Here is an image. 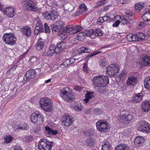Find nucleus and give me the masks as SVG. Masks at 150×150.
Here are the masks:
<instances>
[{"mask_svg": "<svg viewBox=\"0 0 150 150\" xmlns=\"http://www.w3.org/2000/svg\"><path fill=\"white\" fill-rule=\"evenodd\" d=\"M23 10L26 11H36L38 8L33 5L31 1H27L24 3L23 6Z\"/></svg>", "mask_w": 150, "mask_h": 150, "instance_id": "nucleus-11", "label": "nucleus"}, {"mask_svg": "<svg viewBox=\"0 0 150 150\" xmlns=\"http://www.w3.org/2000/svg\"><path fill=\"white\" fill-rule=\"evenodd\" d=\"M115 150H130L129 147L125 144H120L116 147Z\"/></svg>", "mask_w": 150, "mask_h": 150, "instance_id": "nucleus-30", "label": "nucleus"}, {"mask_svg": "<svg viewBox=\"0 0 150 150\" xmlns=\"http://www.w3.org/2000/svg\"><path fill=\"white\" fill-rule=\"evenodd\" d=\"M21 30L24 35L26 37H29L31 33V29L28 26L23 27L21 29Z\"/></svg>", "mask_w": 150, "mask_h": 150, "instance_id": "nucleus-20", "label": "nucleus"}, {"mask_svg": "<svg viewBox=\"0 0 150 150\" xmlns=\"http://www.w3.org/2000/svg\"><path fill=\"white\" fill-rule=\"evenodd\" d=\"M26 82L29 81L31 79L34 78L35 76V71L34 70H30L25 74Z\"/></svg>", "mask_w": 150, "mask_h": 150, "instance_id": "nucleus-16", "label": "nucleus"}, {"mask_svg": "<svg viewBox=\"0 0 150 150\" xmlns=\"http://www.w3.org/2000/svg\"><path fill=\"white\" fill-rule=\"evenodd\" d=\"M144 141V140L143 137H137L134 140V143L137 146H140L142 145Z\"/></svg>", "mask_w": 150, "mask_h": 150, "instance_id": "nucleus-22", "label": "nucleus"}, {"mask_svg": "<svg viewBox=\"0 0 150 150\" xmlns=\"http://www.w3.org/2000/svg\"><path fill=\"white\" fill-rule=\"evenodd\" d=\"M13 139V138L11 135H8L4 138V143H10Z\"/></svg>", "mask_w": 150, "mask_h": 150, "instance_id": "nucleus-42", "label": "nucleus"}, {"mask_svg": "<svg viewBox=\"0 0 150 150\" xmlns=\"http://www.w3.org/2000/svg\"><path fill=\"white\" fill-rule=\"evenodd\" d=\"M71 107L74 108L77 111H80L82 108L81 104L77 103H75L74 105L72 106Z\"/></svg>", "mask_w": 150, "mask_h": 150, "instance_id": "nucleus-35", "label": "nucleus"}, {"mask_svg": "<svg viewBox=\"0 0 150 150\" xmlns=\"http://www.w3.org/2000/svg\"><path fill=\"white\" fill-rule=\"evenodd\" d=\"M94 97V96L92 93H91L89 92L86 94V98L84 99V101L86 103H88V102L91 101L92 98Z\"/></svg>", "mask_w": 150, "mask_h": 150, "instance_id": "nucleus-33", "label": "nucleus"}, {"mask_svg": "<svg viewBox=\"0 0 150 150\" xmlns=\"http://www.w3.org/2000/svg\"><path fill=\"white\" fill-rule=\"evenodd\" d=\"M145 88L150 90V76L146 77L144 80Z\"/></svg>", "mask_w": 150, "mask_h": 150, "instance_id": "nucleus-31", "label": "nucleus"}, {"mask_svg": "<svg viewBox=\"0 0 150 150\" xmlns=\"http://www.w3.org/2000/svg\"><path fill=\"white\" fill-rule=\"evenodd\" d=\"M119 70V67L116 64L110 65L107 68L106 74L109 77L114 76Z\"/></svg>", "mask_w": 150, "mask_h": 150, "instance_id": "nucleus-8", "label": "nucleus"}, {"mask_svg": "<svg viewBox=\"0 0 150 150\" xmlns=\"http://www.w3.org/2000/svg\"><path fill=\"white\" fill-rule=\"evenodd\" d=\"M125 117H126V120L127 121L126 122H128V124H129V122H130L132 119V116L130 114H128L127 116L125 115Z\"/></svg>", "mask_w": 150, "mask_h": 150, "instance_id": "nucleus-53", "label": "nucleus"}, {"mask_svg": "<svg viewBox=\"0 0 150 150\" xmlns=\"http://www.w3.org/2000/svg\"><path fill=\"white\" fill-rule=\"evenodd\" d=\"M44 27L45 28L44 31L46 33H50V29L49 26L48 25V24L46 23H45L44 24Z\"/></svg>", "mask_w": 150, "mask_h": 150, "instance_id": "nucleus-47", "label": "nucleus"}, {"mask_svg": "<svg viewBox=\"0 0 150 150\" xmlns=\"http://www.w3.org/2000/svg\"><path fill=\"white\" fill-rule=\"evenodd\" d=\"M143 93L142 92L137 94L135 96L132 97V101L133 102L137 103L140 102L142 100Z\"/></svg>", "mask_w": 150, "mask_h": 150, "instance_id": "nucleus-19", "label": "nucleus"}, {"mask_svg": "<svg viewBox=\"0 0 150 150\" xmlns=\"http://www.w3.org/2000/svg\"><path fill=\"white\" fill-rule=\"evenodd\" d=\"M133 35L132 33H130L126 37L127 40L130 42L132 41Z\"/></svg>", "mask_w": 150, "mask_h": 150, "instance_id": "nucleus-59", "label": "nucleus"}, {"mask_svg": "<svg viewBox=\"0 0 150 150\" xmlns=\"http://www.w3.org/2000/svg\"><path fill=\"white\" fill-rule=\"evenodd\" d=\"M141 108L144 112H147L150 110V101L147 100L143 102L141 104Z\"/></svg>", "mask_w": 150, "mask_h": 150, "instance_id": "nucleus-17", "label": "nucleus"}, {"mask_svg": "<svg viewBox=\"0 0 150 150\" xmlns=\"http://www.w3.org/2000/svg\"><path fill=\"white\" fill-rule=\"evenodd\" d=\"M60 94L65 101L69 102H71L75 99L74 93L72 92L71 90L67 87L60 90Z\"/></svg>", "mask_w": 150, "mask_h": 150, "instance_id": "nucleus-2", "label": "nucleus"}, {"mask_svg": "<svg viewBox=\"0 0 150 150\" xmlns=\"http://www.w3.org/2000/svg\"><path fill=\"white\" fill-rule=\"evenodd\" d=\"M140 62L144 66H150V56L146 54L142 55L141 57Z\"/></svg>", "mask_w": 150, "mask_h": 150, "instance_id": "nucleus-14", "label": "nucleus"}, {"mask_svg": "<svg viewBox=\"0 0 150 150\" xmlns=\"http://www.w3.org/2000/svg\"><path fill=\"white\" fill-rule=\"evenodd\" d=\"M120 23V20H117L115 23L113 24L112 26L113 27H117L118 26Z\"/></svg>", "mask_w": 150, "mask_h": 150, "instance_id": "nucleus-61", "label": "nucleus"}, {"mask_svg": "<svg viewBox=\"0 0 150 150\" xmlns=\"http://www.w3.org/2000/svg\"><path fill=\"white\" fill-rule=\"evenodd\" d=\"M69 59H67L65 60L61 64V67L62 68H64L67 67L70 64Z\"/></svg>", "mask_w": 150, "mask_h": 150, "instance_id": "nucleus-46", "label": "nucleus"}, {"mask_svg": "<svg viewBox=\"0 0 150 150\" xmlns=\"http://www.w3.org/2000/svg\"><path fill=\"white\" fill-rule=\"evenodd\" d=\"M31 121L34 124L37 125L42 124L44 122L43 117L38 112L32 114L31 116Z\"/></svg>", "mask_w": 150, "mask_h": 150, "instance_id": "nucleus-7", "label": "nucleus"}, {"mask_svg": "<svg viewBox=\"0 0 150 150\" xmlns=\"http://www.w3.org/2000/svg\"><path fill=\"white\" fill-rule=\"evenodd\" d=\"M66 33H64L63 32V33H60L59 37L60 38L62 39V40H64L67 37V35L65 34Z\"/></svg>", "mask_w": 150, "mask_h": 150, "instance_id": "nucleus-57", "label": "nucleus"}, {"mask_svg": "<svg viewBox=\"0 0 150 150\" xmlns=\"http://www.w3.org/2000/svg\"><path fill=\"white\" fill-rule=\"evenodd\" d=\"M87 146H92L94 143V141L91 138H89L86 140Z\"/></svg>", "mask_w": 150, "mask_h": 150, "instance_id": "nucleus-45", "label": "nucleus"}, {"mask_svg": "<svg viewBox=\"0 0 150 150\" xmlns=\"http://www.w3.org/2000/svg\"><path fill=\"white\" fill-rule=\"evenodd\" d=\"M39 103L41 107L45 111L49 112L52 110V104L50 99L45 98H42Z\"/></svg>", "mask_w": 150, "mask_h": 150, "instance_id": "nucleus-5", "label": "nucleus"}, {"mask_svg": "<svg viewBox=\"0 0 150 150\" xmlns=\"http://www.w3.org/2000/svg\"><path fill=\"white\" fill-rule=\"evenodd\" d=\"M70 116L65 115L62 117L61 121L63 125L67 127L69 126L72 122Z\"/></svg>", "mask_w": 150, "mask_h": 150, "instance_id": "nucleus-15", "label": "nucleus"}, {"mask_svg": "<svg viewBox=\"0 0 150 150\" xmlns=\"http://www.w3.org/2000/svg\"><path fill=\"white\" fill-rule=\"evenodd\" d=\"M101 52L98 51H96L94 52H93L91 53V54L87 55L85 58L87 60L89 58L92 57L100 53Z\"/></svg>", "mask_w": 150, "mask_h": 150, "instance_id": "nucleus-41", "label": "nucleus"}, {"mask_svg": "<svg viewBox=\"0 0 150 150\" xmlns=\"http://www.w3.org/2000/svg\"><path fill=\"white\" fill-rule=\"evenodd\" d=\"M64 23L63 21L61 20L58 21L54 23L52 30L58 32L64 28Z\"/></svg>", "mask_w": 150, "mask_h": 150, "instance_id": "nucleus-12", "label": "nucleus"}, {"mask_svg": "<svg viewBox=\"0 0 150 150\" xmlns=\"http://www.w3.org/2000/svg\"><path fill=\"white\" fill-rule=\"evenodd\" d=\"M87 10V6L84 3H81L79 6V9L76 12V15L79 16L85 13Z\"/></svg>", "mask_w": 150, "mask_h": 150, "instance_id": "nucleus-18", "label": "nucleus"}, {"mask_svg": "<svg viewBox=\"0 0 150 150\" xmlns=\"http://www.w3.org/2000/svg\"><path fill=\"white\" fill-rule=\"evenodd\" d=\"M45 131L49 135H55L57 134L58 132L57 130H52L47 126H45Z\"/></svg>", "mask_w": 150, "mask_h": 150, "instance_id": "nucleus-29", "label": "nucleus"}, {"mask_svg": "<svg viewBox=\"0 0 150 150\" xmlns=\"http://www.w3.org/2000/svg\"><path fill=\"white\" fill-rule=\"evenodd\" d=\"M111 146L110 144L108 142H106L104 143V144L102 146V150H111Z\"/></svg>", "mask_w": 150, "mask_h": 150, "instance_id": "nucleus-36", "label": "nucleus"}, {"mask_svg": "<svg viewBox=\"0 0 150 150\" xmlns=\"http://www.w3.org/2000/svg\"><path fill=\"white\" fill-rule=\"evenodd\" d=\"M18 81L20 82H23V83H25L26 82V78H25V75L24 76H20L18 78Z\"/></svg>", "mask_w": 150, "mask_h": 150, "instance_id": "nucleus-54", "label": "nucleus"}, {"mask_svg": "<svg viewBox=\"0 0 150 150\" xmlns=\"http://www.w3.org/2000/svg\"><path fill=\"white\" fill-rule=\"evenodd\" d=\"M137 81V78L135 76H130L127 80V83L128 85H134Z\"/></svg>", "mask_w": 150, "mask_h": 150, "instance_id": "nucleus-24", "label": "nucleus"}, {"mask_svg": "<svg viewBox=\"0 0 150 150\" xmlns=\"http://www.w3.org/2000/svg\"><path fill=\"white\" fill-rule=\"evenodd\" d=\"M118 16H114L113 15H107L103 16L104 21L110 22L113 20L114 21Z\"/></svg>", "mask_w": 150, "mask_h": 150, "instance_id": "nucleus-26", "label": "nucleus"}, {"mask_svg": "<svg viewBox=\"0 0 150 150\" xmlns=\"http://www.w3.org/2000/svg\"><path fill=\"white\" fill-rule=\"evenodd\" d=\"M83 69L84 71L86 73H88V67L87 64H85L83 66Z\"/></svg>", "mask_w": 150, "mask_h": 150, "instance_id": "nucleus-62", "label": "nucleus"}, {"mask_svg": "<svg viewBox=\"0 0 150 150\" xmlns=\"http://www.w3.org/2000/svg\"><path fill=\"white\" fill-rule=\"evenodd\" d=\"M42 17L47 20H53L57 17V13L54 11H50L44 13Z\"/></svg>", "mask_w": 150, "mask_h": 150, "instance_id": "nucleus-10", "label": "nucleus"}, {"mask_svg": "<svg viewBox=\"0 0 150 150\" xmlns=\"http://www.w3.org/2000/svg\"><path fill=\"white\" fill-rule=\"evenodd\" d=\"M35 30H36L40 32H43L44 31V27H40L36 25L35 28Z\"/></svg>", "mask_w": 150, "mask_h": 150, "instance_id": "nucleus-58", "label": "nucleus"}, {"mask_svg": "<svg viewBox=\"0 0 150 150\" xmlns=\"http://www.w3.org/2000/svg\"><path fill=\"white\" fill-rule=\"evenodd\" d=\"M77 35L78 40L80 41H82L84 40L86 36V33L83 32L79 33Z\"/></svg>", "mask_w": 150, "mask_h": 150, "instance_id": "nucleus-38", "label": "nucleus"}, {"mask_svg": "<svg viewBox=\"0 0 150 150\" xmlns=\"http://www.w3.org/2000/svg\"><path fill=\"white\" fill-rule=\"evenodd\" d=\"M140 126L137 130L143 132L148 133L150 132V124L145 121L142 120L139 122Z\"/></svg>", "mask_w": 150, "mask_h": 150, "instance_id": "nucleus-9", "label": "nucleus"}, {"mask_svg": "<svg viewBox=\"0 0 150 150\" xmlns=\"http://www.w3.org/2000/svg\"><path fill=\"white\" fill-rule=\"evenodd\" d=\"M126 74L125 71L124 70L117 77V78L119 79L120 80H122L123 77L125 76Z\"/></svg>", "mask_w": 150, "mask_h": 150, "instance_id": "nucleus-55", "label": "nucleus"}, {"mask_svg": "<svg viewBox=\"0 0 150 150\" xmlns=\"http://www.w3.org/2000/svg\"><path fill=\"white\" fill-rule=\"evenodd\" d=\"M125 117V115H121L118 118V119L119 121L121 123H125V124H128V122H126L127 121L126 120Z\"/></svg>", "mask_w": 150, "mask_h": 150, "instance_id": "nucleus-44", "label": "nucleus"}, {"mask_svg": "<svg viewBox=\"0 0 150 150\" xmlns=\"http://www.w3.org/2000/svg\"><path fill=\"white\" fill-rule=\"evenodd\" d=\"M20 125L21 126L20 127V129L21 130H26L28 128V127L25 123H21L20 124Z\"/></svg>", "mask_w": 150, "mask_h": 150, "instance_id": "nucleus-48", "label": "nucleus"}, {"mask_svg": "<svg viewBox=\"0 0 150 150\" xmlns=\"http://www.w3.org/2000/svg\"><path fill=\"white\" fill-rule=\"evenodd\" d=\"M120 19L122 20L121 23L123 25L127 24L128 23H129V22L127 19L125 17H120Z\"/></svg>", "mask_w": 150, "mask_h": 150, "instance_id": "nucleus-50", "label": "nucleus"}, {"mask_svg": "<svg viewBox=\"0 0 150 150\" xmlns=\"http://www.w3.org/2000/svg\"><path fill=\"white\" fill-rule=\"evenodd\" d=\"M106 3L105 0H103L98 2L96 4V7H98L101 5H103Z\"/></svg>", "mask_w": 150, "mask_h": 150, "instance_id": "nucleus-56", "label": "nucleus"}, {"mask_svg": "<svg viewBox=\"0 0 150 150\" xmlns=\"http://www.w3.org/2000/svg\"><path fill=\"white\" fill-rule=\"evenodd\" d=\"M29 61L31 63V64L33 66L37 65L38 62V59L35 57H30Z\"/></svg>", "mask_w": 150, "mask_h": 150, "instance_id": "nucleus-34", "label": "nucleus"}, {"mask_svg": "<svg viewBox=\"0 0 150 150\" xmlns=\"http://www.w3.org/2000/svg\"><path fill=\"white\" fill-rule=\"evenodd\" d=\"M47 2L48 3L49 5L50 6L55 8L56 6H58L57 3V2H51L50 0H48Z\"/></svg>", "mask_w": 150, "mask_h": 150, "instance_id": "nucleus-52", "label": "nucleus"}, {"mask_svg": "<svg viewBox=\"0 0 150 150\" xmlns=\"http://www.w3.org/2000/svg\"><path fill=\"white\" fill-rule=\"evenodd\" d=\"M126 17L128 18L129 22V23H132V20L134 18L131 12H127L126 13Z\"/></svg>", "mask_w": 150, "mask_h": 150, "instance_id": "nucleus-39", "label": "nucleus"}, {"mask_svg": "<svg viewBox=\"0 0 150 150\" xmlns=\"http://www.w3.org/2000/svg\"><path fill=\"white\" fill-rule=\"evenodd\" d=\"M144 6V4L143 3H138L135 5V12L138 13L142 8Z\"/></svg>", "mask_w": 150, "mask_h": 150, "instance_id": "nucleus-28", "label": "nucleus"}, {"mask_svg": "<svg viewBox=\"0 0 150 150\" xmlns=\"http://www.w3.org/2000/svg\"><path fill=\"white\" fill-rule=\"evenodd\" d=\"M95 32V37L96 36H102L103 34L102 31L99 29H96Z\"/></svg>", "mask_w": 150, "mask_h": 150, "instance_id": "nucleus-49", "label": "nucleus"}, {"mask_svg": "<svg viewBox=\"0 0 150 150\" xmlns=\"http://www.w3.org/2000/svg\"><path fill=\"white\" fill-rule=\"evenodd\" d=\"M74 25H68L66 26L64 28L63 31L64 33H69L71 31L72 33H73V29L74 28Z\"/></svg>", "mask_w": 150, "mask_h": 150, "instance_id": "nucleus-27", "label": "nucleus"}, {"mask_svg": "<svg viewBox=\"0 0 150 150\" xmlns=\"http://www.w3.org/2000/svg\"><path fill=\"white\" fill-rule=\"evenodd\" d=\"M107 62L105 59H101L99 62V64L100 66L102 67H103L107 65Z\"/></svg>", "mask_w": 150, "mask_h": 150, "instance_id": "nucleus-51", "label": "nucleus"}, {"mask_svg": "<svg viewBox=\"0 0 150 150\" xmlns=\"http://www.w3.org/2000/svg\"><path fill=\"white\" fill-rule=\"evenodd\" d=\"M83 29V28L80 25H76L74 27L73 29V33H76L78 32L81 31Z\"/></svg>", "mask_w": 150, "mask_h": 150, "instance_id": "nucleus-40", "label": "nucleus"}, {"mask_svg": "<svg viewBox=\"0 0 150 150\" xmlns=\"http://www.w3.org/2000/svg\"><path fill=\"white\" fill-rule=\"evenodd\" d=\"M55 50L56 46L54 45H52L49 47V50L46 53V54L47 56H51L54 52L57 53Z\"/></svg>", "mask_w": 150, "mask_h": 150, "instance_id": "nucleus-23", "label": "nucleus"}, {"mask_svg": "<svg viewBox=\"0 0 150 150\" xmlns=\"http://www.w3.org/2000/svg\"><path fill=\"white\" fill-rule=\"evenodd\" d=\"M65 44L63 42H60L57 45L56 47V52L57 53H59L65 49Z\"/></svg>", "mask_w": 150, "mask_h": 150, "instance_id": "nucleus-21", "label": "nucleus"}, {"mask_svg": "<svg viewBox=\"0 0 150 150\" xmlns=\"http://www.w3.org/2000/svg\"><path fill=\"white\" fill-rule=\"evenodd\" d=\"M88 49L85 47H81L80 48L81 54L82 53H87L89 52L87 51Z\"/></svg>", "mask_w": 150, "mask_h": 150, "instance_id": "nucleus-60", "label": "nucleus"}, {"mask_svg": "<svg viewBox=\"0 0 150 150\" xmlns=\"http://www.w3.org/2000/svg\"><path fill=\"white\" fill-rule=\"evenodd\" d=\"M109 79L107 76L104 75H98L95 76L92 81L95 86L98 87H104L109 83Z\"/></svg>", "mask_w": 150, "mask_h": 150, "instance_id": "nucleus-1", "label": "nucleus"}, {"mask_svg": "<svg viewBox=\"0 0 150 150\" xmlns=\"http://www.w3.org/2000/svg\"><path fill=\"white\" fill-rule=\"evenodd\" d=\"M20 124L19 123H16L13 126L14 129H20Z\"/></svg>", "mask_w": 150, "mask_h": 150, "instance_id": "nucleus-64", "label": "nucleus"}, {"mask_svg": "<svg viewBox=\"0 0 150 150\" xmlns=\"http://www.w3.org/2000/svg\"><path fill=\"white\" fill-rule=\"evenodd\" d=\"M44 46V43L43 41L38 40L36 45V49L38 50H41Z\"/></svg>", "mask_w": 150, "mask_h": 150, "instance_id": "nucleus-32", "label": "nucleus"}, {"mask_svg": "<svg viewBox=\"0 0 150 150\" xmlns=\"http://www.w3.org/2000/svg\"><path fill=\"white\" fill-rule=\"evenodd\" d=\"M142 18L144 21H150V8L145 11V13L142 16Z\"/></svg>", "mask_w": 150, "mask_h": 150, "instance_id": "nucleus-25", "label": "nucleus"}, {"mask_svg": "<svg viewBox=\"0 0 150 150\" xmlns=\"http://www.w3.org/2000/svg\"><path fill=\"white\" fill-rule=\"evenodd\" d=\"M96 126L97 129L102 132H105L110 129V125L105 120H100L96 122Z\"/></svg>", "mask_w": 150, "mask_h": 150, "instance_id": "nucleus-4", "label": "nucleus"}, {"mask_svg": "<svg viewBox=\"0 0 150 150\" xmlns=\"http://www.w3.org/2000/svg\"><path fill=\"white\" fill-rule=\"evenodd\" d=\"M82 88H83L79 86H75L74 88L75 90L79 91H81L82 90Z\"/></svg>", "mask_w": 150, "mask_h": 150, "instance_id": "nucleus-63", "label": "nucleus"}, {"mask_svg": "<svg viewBox=\"0 0 150 150\" xmlns=\"http://www.w3.org/2000/svg\"><path fill=\"white\" fill-rule=\"evenodd\" d=\"M15 9L12 7H8L4 8L3 13L8 17L12 18L14 16V13L15 12Z\"/></svg>", "mask_w": 150, "mask_h": 150, "instance_id": "nucleus-13", "label": "nucleus"}, {"mask_svg": "<svg viewBox=\"0 0 150 150\" xmlns=\"http://www.w3.org/2000/svg\"><path fill=\"white\" fill-rule=\"evenodd\" d=\"M3 40L6 44L10 46H13L16 43V38L12 33H6L3 36Z\"/></svg>", "mask_w": 150, "mask_h": 150, "instance_id": "nucleus-6", "label": "nucleus"}, {"mask_svg": "<svg viewBox=\"0 0 150 150\" xmlns=\"http://www.w3.org/2000/svg\"><path fill=\"white\" fill-rule=\"evenodd\" d=\"M137 38H138V41L140 40H143L145 38V35L142 33H137Z\"/></svg>", "mask_w": 150, "mask_h": 150, "instance_id": "nucleus-43", "label": "nucleus"}, {"mask_svg": "<svg viewBox=\"0 0 150 150\" xmlns=\"http://www.w3.org/2000/svg\"><path fill=\"white\" fill-rule=\"evenodd\" d=\"M86 34V36H90L91 38H95V32L94 30L92 29L88 30Z\"/></svg>", "mask_w": 150, "mask_h": 150, "instance_id": "nucleus-37", "label": "nucleus"}, {"mask_svg": "<svg viewBox=\"0 0 150 150\" xmlns=\"http://www.w3.org/2000/svg\"><path fill=\"white\" fill-rule=\"evenodd\" d=\"M53 142L50 141L47 139H40L38 146V150H52Z\"/></svg>", "mask_w": 150, "mask_h": 150, "instance_id": "nucleus-3", "label": "nucleus"}]
</instances>
